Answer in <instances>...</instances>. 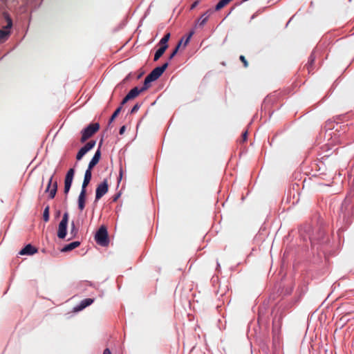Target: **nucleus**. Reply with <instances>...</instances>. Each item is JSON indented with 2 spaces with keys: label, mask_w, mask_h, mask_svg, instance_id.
I'll return each mask as SVG.
<instances>
[{
  "label": "nucleus",
  "mask_w": 354,
  "mask_h": 354,
  "mask_svg": "<svg viewBox=\"0 0 354 354\" xmlns=\"http://www.w3.org/2000/svg\"><path fill=\"white\" fill-rule=\"evenodd\" d=\"M95 241L97 244L101 246H106L109 243V240L108 238V232L107 229L105 226L102 225L95 236Z\"/></svg>",
  "instance_id": "nucleus-1"
},
{
  "label": "nucleus",
  "mask_w": 354,
  "mask_h": 354,
  "mask_svg": "<svg viewBox=\"0 0 354 354\" xmlns=\"http://www.w3.org/2000/svg\"><path fill=\"white\" fill-rule=\"evenodd\" d=\"M100 129L98 123H92L88 125L82 131L81 142H84L90 137H91Z\"/></svg>",
  "instance_id": "nucleus-2"
},
{
  "label": "nucleus",
  "mask_w": 354,
  "mask_h": 354,
  "mask_svg": "<svg viewBox=\"0 0 354 354\" xmlns=\"http://www.w3.org/2000/svg\"><path fill=\"white\" fill-rule=\"evenodd\" d=\"M68 221V213L66 212L59 224L57 236L59 239H64L66 236L67 225Z\"/></svg>",
  "instance_id": "nucleus-3"
},
{
  "label": "nucleus",
  "mask_w": 354,
  "mask_h": 354,
  "mask_svg": "<svg viewBox=\"0 0 354 354\" xmlns=\"http://www.w3.org/2000/svg\"><path fill=\"white\" fill-rule=\"evenodd\" d=\"M5 18L7 21V25L3 26L2 29L0 30V41H5L8 38L10 34V29L12 26V21L11 18L8 15H5Z\"/></svg>",
  "instance_id": "nucleus-4"
},
{
  "label": "nucleus",
  "mask_w": 354,
  "mask_h": 354,
  "mask_svg": "<svg viewBox=\"0 0 354 354\" xmlns=\"http://www.w3.org/2000/svg\"><path fill=\"white\" fill-rule=\"evenodd\" d=\"M55 172H54L50 177L47 187L45 189V192L48 194V198L53 199L57 193V181H53Z\"/></svg>",
  "instance_id": "nucleus-5"
},
{
  "label": "nucleus",
  "mask_w": 354,
  "mask_h": 354,
  "mask_svg": "<svg viewBox=\"0 0 354 354\" xmlns=\"http://www.w3.org/2000/svg\"><path fill=\"white\" fill-rule=\"evenodd\" d=\"M109 189L108 181L104 179L103 182L100 183L95 190V201L100 199L105 194L107 193Z\"/></svg>",
  "instance_id": "nucleus-6"
},
{
  "label": "nucleus",
  "mask_w": 354,
  "mask_h": 354,
  "mask_svg": "<svg viewBox=\"0 0 354 354\" xmlns=\"http://www.w3.org/2000/svg\"><path fill=\"white\" fill-rule=\"evenodd\" d=\"M74 174H75V169L73 168L70 169L66 174L65 179H64V192L65 194H68V193L70 191V189H71V185L73 183Z\"/></svg>",
  "instance_id": "nucleus-7"
},
{
  "label": "nucleus",
  "mask_w": 354,
  "mask_h": 354,
  "mask_svg": "<svg viewBox=\"0 0 354 354\" xmlns=\"http://www.w3.org/2000/svg\"><path fill=\"white\" fill-rule=\"evenodd\" d=\"M169 64L166 62L161 66H158L155 68L149 75L148 76L154 82L158 80L161 75L164 73L165 69L167 68Z\"/></svg>",
  "instance_id": "nucleus-8"
},
{
  "label": "nucleus",
  "mask_w": 354,
  "mask_h": 354,
  "mask_svg": "<svg viewBox=\"0 0 354 354\" xmlns=\"http://www.w3.org/2000/svg\"><path fill=\"white\" fill-rule=\"evenodd\" d=\"M37 248L32 246L31 244L26 245L23 249H21L19 254L20 255H32L37 252Z\"/></svg>",
  "instance_id": "nucleus-9"
},
{
  "label": "nucleus",
  "mask_w": 354,
  "mask_h": 354,
  "mask_svg": "<svg viewBox=\"0 0 354 354\" xmlns=\"http://www.w3.org/2000/svg\"><path fill=\"white\" fill-rule=\"evenodd\" d=\"M100 156H101L100 149H98L95 151V153L93 155L91 161L89 162L87 169H89L91 171L92 170L93 167H95L98 163V162L100 159Z\"/></svg>",
  "instance_id": "nucleus-10"
},
{
  "label": "nucleus",
  "mask_w": 354,
  "mask_h": 354,
  "mask_svg": "<svg viewBox=\"0 0 354 354\" xmlns=\"http://www.w3.org/2000/svg\"><path fill=\"white\" fill-rule=\"evenodd\" d=\"M92 177V172L89 169H86L84 174V180L81 190L86 191V187L89 184Z\"/></svg>",
  "instance_id": "nucleus-11"
},
{
  "label": "nucleus",
  "mask_w": 354,
  "mask_h": 354,
  "mask_svg": "<svg viewBox=\"0 0 354 354\" xmlns=\"http://www.w3.org/2000/svg\"><path fill=\"white\" fill-rule=\"evenodd\" d=\"M212 13V10H209L204 14H203L201 17L198 19L196 25L203 27L207 21L210 14Z\"/></svg>",
  "instance_id": "nucleus-12"
},
{
  "label": "nucleus",
  "mask_w": 354,
  "mask_h": 354,
  "mask_svg": "<svg viewBox=\"0 0 354 354\" xmlns=\"http://www.w3.org/2000/svg\"><path fill=\"white\" fill-rule=\"evenodd\" d=\"M86 193V191L81 190L78 196V208L80 211H82L85 207Z\"/></svg>",
  "instance_id": "nucleus-13"
},
{
  "label": "nucleus",
  "mask_w": 354,
  "mask_h": 354,
  "mask_svg": "<svg viewBox=\"0 0 354 354\" xmlns=\"http://www.w3.org/2000/svg\"><path fill=\"white\" fill-rule=\"evenodd\" d=\"M93 299L91 298H86L81 301L80 304L74 308L75 310H82L86 307L88 306L93 302Z\"/></svg>",
  "instance_id": "nucleus-14"
},
{
  "label": "nucleus",
  "mask_w": 354,
  "mask_h": 354,
  "mask_svg": "<svg viewBox=\"0 0 354 354\" xmlns=\"http://www.w3.org/2000/svg\"><path fill=\"white\" fill-rule=\"evenodd\" d=\"M80 245V241H74V242L70 243L66 245L63 248H62L61 252H66L71 251V250L76 248L77 247H78Z\"/></svg>",
  "instance_id": "nucleus-15"
},
{
  "label": "nucleus",
  "mask_w": 354,
  "mask_h": 354,
  "mask_svg": "<svg viewBox=\"0 0 354 354\" xmlns=\"http://www.w3.org/2000/svg\"><path fill=\"white\" fill-rule=\"evenodd\" d=\"M142 92V91L140 90V88L136 86L130 90V91L127 94V95L130 100H131L136 97Z\"/></svg>",
  "instance_id": "nucleus-16"
},
{
  "label": "nucleus",
  "mask_w": 354,
  "mask_h": 354,
  "mask_svg": "<svg viewBox=\"0 0 354 354\" xmlns=\"http://www.w3.org/2000/svg\"><path fill=\"white\" fill-rule=\"evenodd\" d=\"M168 45L162 46L156 51L153 59L154 61H157L159 59V58L163 55Z\"/></svg>",
  "instance_id": "nucleus-17"
},
{
  "label": "nucleus",
  "mask_w": 354,
  "mask_h": 354,
  "mask_svg": "<svg viewBox=\"0 0 354 354\" xmlns=\"http://www.w3.org/2000/svg\"><path fill=\"white\" fill-rule=\"evenodd\" d=\"M153 82L148 75L145 77V81H144V85L142 87L140 88V90L143 92L146 90H147L150 86H151V83Z\"/></svg>",
  "instance_id": "nucleus-18"
},
{
  "label": "nucleus",
  "mask_w": 354,
  "mask_h": 354,
  "mask_svg": "<svg viewBox=\"0 0 354 354\" xmlns=\"http://www.w3.org/2000/svg\"><path fill=\"white\" fill-rule=\"evenodd\" d=\"M232 0H220L215 6V10H219L229 3Z\"/></svg>",
  "instance_id": "nucleus-19"
},
{
  "label": "nucleus",
  "mask_w": 354,
  "mask_h": 354,
  "mask_svg": "<svg viewBox=\"0 0 354 354\" xmlns=\"http://www.w3.org/2000/svg\"><path fill=\"white\" fill-rule=\"evenodd\" d=\"M170 38V33H167L160 41L159 44L162 46L167 45V42Z\"/></svg>",
  "instance_id": "nucleus-20"
},
{
  "label": "nucleus",
  "mask_w": 354,
  "mask_h": 354,
  "mask_svg": "<svg viewBox=\"0 0 354 354\" xmlns=\"http://www.w3.org/2000/svg\"><path fill=\"white\" fill-rule=\"evenodd\" d=\"M95 141L94 140H92V141H90L88 142H87L84 147H82L86 152H88V151H90L91 149H93L94 147V146L95 145Z\"/></svg>",
  "instance_id": "nucleus-21"
},
{
  "label": "nucleus",
  "mask_w": 354,
  "mask_h": 354,
  "mask_svg": "<svg viewBox=\"0 0 354 354\" xmlns=\"http://www.w3.org/2000/svg\"><path fill=\"white\" fill-rule=\"evenodd\" d=\"M87 152L86 151V150L82 147L79 151L77 152V156H76V158L77 160H80L82 158V157Z\"/></svg>",
  "instance_id": "nucleus-22"
},
{
  "label": "nucleus",
  "mask_w": 354,
  "mask_h": 354,
  "mask_svg": "<svg viewBox=\"0 0 354 354\" xmlns=\"http://www.w3.org/2000/svg\"><path fill=\"white\" fill-rule=\"evenodd\" d=\"M43 218L45 222L48 221L49 220V206H46L44 210L43 213Z\"/></svg>",
  "instance_id": "nucleus-23"
},
{
  "label": "nucleus",
  "mask_w": 354,
  "mask_h": 354,
  "mask_svg": "<svg viewBox=\"0 0 354 354\" xmlns=\"http://www.w3.org/2000/svg\"><path fill=\"white\" fill-rule=\"evenodd\" d=\"M122 109V106H120L115 111V112L113 113V115H111L110 120H109V124H111L114 120L115 118L117 117V115L119 114V113L120 112Z\"/></svg>",
  "instance_id": "nucleus-24"
},
{
  "label": "nucleus",
  "mask_w": 354,
  "mask_h": 354,
  "mask_svg": "<svg viewBox=\"0 0 354 354\" xmlns=\"http://www.w3.org/2000/svg\"><path fill=\"white\" fill-rule=\"evenodd\" d=\"M183 43V39L180 41L179 44H178V46L176 47V48L174 49V50L173 51V53H171L170 57H169V59H171L177 53L178 49H179V47Z\"/></svg>",
  "instance_id": "nucleus-25"
},
{
  "label": "nucleus",
  "mask_w": 354,
  "mask_h": 354,
  "mask_svg": "<svg viewBox=\"0 0 354 354\" xmlns=\"http://www.w3.org/2000/svg\"><path fill=\"white\" fill-rule=\"evenodd\" d=\"M77 232V230L76 229L75 226V223L74 222H72L71 223V234L73 235V236H75L76 235Z\"/></svg>",
  "instance_id": "nucleus-26"
},
{
  "label": "nucleus",
  "mask_w": 354,
  "mask_h": 354,
  "mask_svg": "<svg viewBox=\"0 0 354 354\" xmlns=\"http://www.w3.org/2000/svg\"><path fill=\"white\" fill-rule=\"evenodd\" d=\"M140 106H141V105H140V104H138V103L136 104L133 106V108L131 109V113H135V112H137V111L140 109Z\"/></svg>",
  "instance_id": "nucleus-27"
},
{
  "label": "nucleus",
  "mask_w": 354,
  "mask_h": 354,
  "mask_svg": "<svg viewBox=\"0 0 354 354\" xmlns=\"http://www.w3.org/2000/svg\"><path fill=\"white\" fill-rule=\"evenodd\" d=\"M314 60H315V57H314L313 54H311L310 57H309V62H308V68L313 65V64L314 62Z\"/></svg>",
  "instance_id": "nucleus-28"
},
{
  "label": "nucleus",
  "mask_w": 354,
  "mask_h": 354,
  "mask_svg": "<svg viewBox=\"0 0 354 354\" xmlns=\"http://www.w3.org/2000/svg\"><path fill=\"white\" fill-rule=\"evenodd\" d=\"M240 59L243 63L245 67H247L248 66V62L246 61L245 57L243 55L240 56Z\"/></svg>",
  "instance_id": "nucleus-29"
},
{
  "label": "nucleus",
  "mask_w": 354,
  "mask_h": 354,
  "mask_svg": "<svg viewBox=\"0 0 354 354\" xmlns=\"http://www.w3.org/2000/svg\"><path fill=\"white\" fill-rule=\"evenodd\" d=\"M129 100H130V99L128 97V96H127V95H126V96L124 97V98L122 100V103H121V105H120V106H122V105H124V104L125 103H127Z\"/></svg>",
  "instance_id": "nucleus-30"
},
{
  "label": "nucleus",
  "mask_w": 354,
  "mask_h": 354,
  "mask_svg": "<svg viewBox=\"0 0 354 354\" xmlns=\"http://www.w3.org/2000/svg\"><path fill=\"white\" fill-rule=\"evenodd\" d=\"M192 34H193V32H191V33L189 34V35L187 37V38L186 39V40H185V41L184 46H185L187 44V43L189 42V39H190V38H191V37H192Z\"/></svg>",
  "instance_id": "nucleus-31"
},
{
  "label": "nucleus",
  "mask_w": 354,
  "mask_h": 354,
  "mask_svg": "<svg viewBox=\"0 0 354 354\" xmlns=\"http://www.w3.org/2000/svg\"><path fill=\"white\" fill-rule=\"evenodd\" d=\"M126 127L125 126H122L120 129V134L122 135L125 131Z\"/></svg>",
  "instance_id": "nucleus-32"
},
{
  "label": "nucleus",
  "mask_w": 354,
  "mask_h": 354,
  "mask_svg": "<svg viewBox=\"0 0 354 354\" xmlns=\"http://www.w3.org/2000/svg\"><path fill=\"white\" fill-rule=\"evenodd\" d=\"M103 354H111V352L109 348H106L104 350Z\"/></svg>",
  "instance_id": "nucleus-33"
},
{
  "label": "nucleus",
  "mask_w": 354,
  "mask_h": 354,
  "mask_svg": "<svg viewBox=\"0 0 354 354\" xmlns=\"http://www.w3.org/2000/svg\"><path fill=\"white\" fill-rule=\"evenodd\" d=\"M198 3H199V1H196L194 2V3H193V4L192 5L191 8H192V9L194 8L196 6H198Z\"/></svg>",
  "instance_id": "nucleus-34"
},
{
  "label": "nucleus",
  "mask_w": 354,
  "mask_h": 354,
  "mask_svg": "<svg viewBox=\"0 0 354 354\" xmlns=\"http://www.w3.org/2000/svg\"><path fill=\"white\" fill-rule=\"evenodd\" d=\"M247 133L248 132L247 131H245L243 133V140H245L246 138H247Z\"/></svg>",
  "instance_id": "nucleus-35"
},
{
  "label": "nucleus",
  "mask_w": 354,
  "mask_h": 354,
  "mask_svg": "<svg viewBox=\"0 0 354 354\" xmlns=\"http://www.w3.org/2000/svg\"><path fill=\"white\" fill-rule=\"evenodd\" d=\"M122 176V169H120L118 182H120L121 180Z\"/></svg>",
  "instance_id": "nucleus-36"
},
{
  "label": "nucleus",
  "mask_w": 354,
  "mask_h": 354,
  "mask_svg": "<svg viewBox=\"0 0 354 354\" xmlns=\"http://www.w3.org/2000/svg\"><path fill=\"white\" fill-rule=\"evenodd\" d=\"M118 199V196H115V198H114V201H116Z\"/></svg>",
  "instance_id": "nucleus-37"
}]
</instances>
